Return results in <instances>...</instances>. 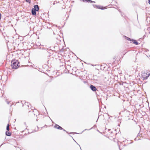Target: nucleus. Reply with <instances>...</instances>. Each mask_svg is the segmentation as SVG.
<instances>
[{
    "mask_svg": "<svg viewBox=\"0 0 150 150\" xmlns=\"http://www.w3.org/2000/svg\"><path fill=\"white\" fill-rule=\"evenodd\" d=\"M93 6L94 8L96 7L97 8L100 9L101 10L104 9H105V7L103 8L102 6H100L99 5H93Z\"/></svg>",
    "mask_w": 150,
    "mask_h": 150,
    "instance_id": "39448f33",
    "label": "nucleus"
},
{
    "mask_svg": "<svg viewBox=\"0 0 150 150\" xmlns=\"http://www.w3.org/2000/svg\"><path fill=\"white\" fill-rule=\"evenodd\" d=\"M149 57H150V55H149Z\"/></svg>",
    "mask_w": 150,
    "mask_h": 150,
    "instance_id": "aec40b11",
    "label": "nucleus"
},
{
    "mask_svg": "<svg viewBox=\"0 0 150 150\" xmlns=\"http://www.w3.org/2000/svg\"><path fill=\"white\" fill-rule=\"evenodd\" d=\"M125 36L126 37V38H127V40L132 41V39H131L130 38H128V37H127L126 36Z\"/></svg>",
    "mask_w": 150,
    "mask_h": 150,
    "instance_id": "4468645a",
    "label": "nucleus"
},
{
    "mask_svg": "<svg viewBox=\"0 0 150 150\" xmlns=\"http://www.w3.org/2000/svg\"><path fill=\"white\" fill-rule=\"evenodd\" d=\"M150 75V71H146L142 74V78L144 80L147 79Z\"/></svg>",
    "mask_w": 150,
    "mask_h": 150,
    "instance_id": "f03ea898",
    "label": "nucleus"
},
{
    "mask_svg": "<svg viewBox=\"0 0 150 150\" xmlns=\"http://www.w3.org/2000/svg\"><path fill=\"white\" fill-rule=\"evenodd\" d=\"M7 104H9V102H8V101H7Z\"/></svg>",
    "mask_w": 150,
    "mask_h": 150,
    "instance_id": "6ab92c4d",
    "label": "nucleus"
},
{
    "mask_svg": "<svg viewBox=\"0 0 150 150\" xmlns=\"http://www.w3.org/2000/svg\"><path fill=\"white\" fill-rule=\"evenodd\" d=\"M6 129L8 131L9 130V125L8 124L6 126Z\"/></svg>",
    "mask_w": 150,
    "mask_h": 150,
    "instance_id": "ddd939ff",
    "label": "nucleus"
},
{
    "mask_svg": "<svg viewBox=\"0 0 150 150\" xmlns=\"http://www.w3.org/2000/svg\"><path fill=\"white\" fill-rule=\"evenodd\" d=\"M120 150H121L120 149Z\"/></svg>",
    "mask_w": 150,
    "mask_h": 150,
    "instance_id": "412c9836",
    "label": "nucleus"
},
{
    "mask_svg": "<svg viewBox=\"0 0 150 150\" xmlns=\"http://www.w3.org/2000/svg\"><path fill=\"white\" fill-rule=\"evenodd\" d=\"M6 135L8 136H11V132L8 131H6Z\"/></svg>",
    "mask_w": 150,
    "mask_h": 150,
    "instance_id": "9b49d317",
    "label": "nucleus"
},
{
    "mask_svg": "<svg viewBox=\"0 0 150 150\" xmlns=\"http://www.w3.org/2000/svg\"><path fill=\"white\" fill-rule=\"evenodd\" d=\"M57 3V2L56 1H51L50 3V5H52V4L53 5H54L56 4V3Z\"/></svg>",
    "mask_w": 150,
    "mask_h": 150,
    "instance_id": "f8f14e48",
    "label": "nucleus"
},
{
    "mask_svg": "<svg viewBox=\"0 0 150 150\" xmlns=\"http://www.w3.org/2000/svg\"><path fill=\"white\" fill-rule=\"evenodd\" d=\"M54 127L60 130L63 129V128L61 126L56 124H55V125L54 126Z\"/></svg>",
    "mask_w": 150,
    "mask_h": 150,
    "instance_id": "423d86ee",
    "label": "nucleus"
},
{
    "mask_svg": "<svg viewBox=\"0 0 150 150\" xmlns=\"http://www.w3.org/2000/svg\"><path fill=\"white\" fill-rule=\"evenodd\" d=\"M90 88L91 90L93 92H96L97 90L96 88L93 85H91L90 86Z\"/></svg>",
    "mask_w": 150,
    "mask_h": 150,
    "instance_id": "20e7f679",
    "label": "nucleus"
},
{
    "mask_svg": "<svg viewBox=\"0 0 150 150\" xmlns=\"http://www.w3.org/2000/svg\"><path fill=\"white\" fill-rule=\"evenodd\" d=\"M83 2H86L88 3L90 2L91 3H95V2L93 1H92L91 0H82Z\"/></svg>",
    "mask_w": 150,
    "mask_h": 150,
    "instance_id": "1a4fd4ad",
    "label": "nucleus"
},
{
    "mask_svg": "<svg viewBox=\"0 0 150 150\" xmlns=\"http://www.w3.org/2000/svg\"><path fill=\"white\" fill-rule=\"evenodd\" d=\"M62 130H63V131H65V132H66L67 133H68V132H67V131H66L64 129H62Z\"/></svg>",
    "mask_w": 150,
    "mask_h": 150,
    "instance_id": "dca6fc26",
    "label": "nucleus"
},
{
    "mask_svg": "<svg viewBox=\"0 0 150 150\" xmlns=\"http://www.w3.org/2000/svg\"><path fill=\"white\" fill-rule=\"evenodd\" d=\"M34 9L36 11H38L39 9V8L38 6V5H36L34 6Z\"/></svg>",
    "mask_w": 150,
    "mask_h": 150,
    "instance_id": "0eeeda50",
    "label": "nucleus"
},
{
    "mask_svg": "<svg viewBox=\"0 0 150 150\" xmlns=\"http://www.w3.org/2000/svg\"><path fill=\"white\" fill-rule=\"evenodd\" d=\"M39 50L38 51V53L39 54H42L46 50L43 47H38V48Z\"/></svg>",
    "mask_w": 150,
    "mask_h": 150,
    "instance_id": "7ed1b4c3",
    "label": "nucleus"
},
{
    "mask_svg": "<svg viewBox=\"0 0 150 150\" xmlns=\"http://www.w3.org/2000/svg\"><path fill=\"white\" fill-rule=\"evenodd\" d=\"M14 146L16 148H18L19 149H20L18 147H16L15 146Z\"/></svg>",
    "mask_w": 150,
    "mask_h": 150,
    "instance_id": "a211bd4d",
    "label": "nucleus"
},
{
    "mask_svg": "<svg viewBox=\"0 0 150 150\" xmlns=\"http://www.w3.org/2000/svg\"><path fill=\"white\" fill-rule=\"evenodd\" d=\"M148 3L150 5V0H148Z\"/></svg>",
    "mask_w": 150,
    "mask_h": 150,
    "instance_id": "f3484780",
    "label": "nucleus"
},
{
    "mask_svg": "<svg viewBox=\"0 0 150 150\" xmlns=\"http://www.w3.org/2000/svg\"><path fill=\"white\" fill-rule=\"evenodd\" d=\"M26 2L28 3H30V0H25Z\"/></svg>",
    "mask_w": 150,
    "mask_h": 150,
    "instance_id": "2eb2a0df",
    "label": "nucleus"
},
{
    "mask_svg": "<svg viewBox=\"0 0 150 150\" xmlns=\"http://www.w3.org/2000/svg\"><path fill=\"white\" fill-rule=\"evenodd\" d=\"M31 13L33 15H36V11L33 8H32L31 10Z\"/></svg>",
    "mask_w": 150,
    "mask_h": 150,
    "instance_id": "6e6552de",
    "label": "nucleus"
},
{
    "mask_svg": "<svg viewBox=\"0 0 150 150\" xmlns=\"http://www.w3.org/2000/svg\"><path fill=\"white\" fill-rule=\"evenodd\" d=\"M19 62L16 59L13 60L11 61V67L12 69H17L19 67Z\"/></svg>",
    "mask_w": 150,
    "mask_h": 150,
    "instance_id": "f257e3e1",
    "label": "nucleus"
},
{
    "mask_svg": "<svg viewBox=\"0 0 150 150\" xmlns=\"http://www.w3.org/2000/svg\"><path fill=\"white\" fill-rule=\"evenodd\" d=\"M132 41L133 42V43L134 44H135L136 45H138L139 44L138 42L136 40L132 39Z\"/></svg>",
    "mask_w": 150,
    "mask_h": 150,
    "instance_id": "9d476101",
    "label": "nucleus"
}]
</instances>
